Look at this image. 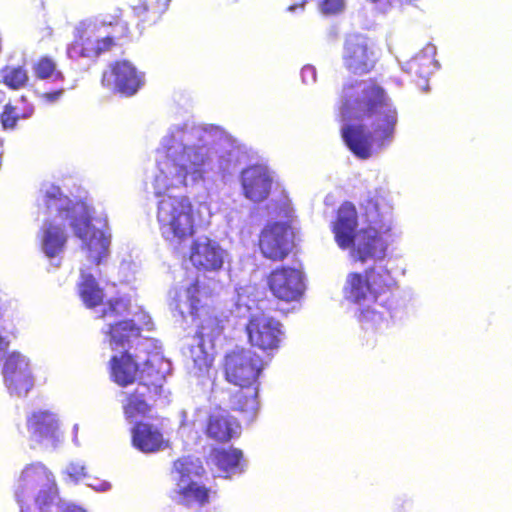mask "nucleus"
Returning <instances> with one entry per match:
<instances>
[{
	"label": "nucleus",
	"instance_id": "f257e3e1",
	"mask_svg": "<svg viewBox=\"0 0 512 512\" xmlns=\"http://www.w3.org/2000/svg\"><path fill=\"white\" fill-rule=\"evenodd\" d=\"M343 120H371V130L363 124H346L341 137L348 149L360 159H368L375 149H383L394 139L398 111L387 92L375 79L348 81L338 95Z\"/></svg>",
	"mask_w": 512,
	"mask_h": 512
},
{
	"label": "nucleus",
	"instance_id": "f03ea898",
	"mask_svg": "<svg viewBox=\"0 0 512 512\" xmlns=\"http://www.w3.org/2000/svg\"><path fill=\"white\" fill-rule=\"evenodd\" d=\"M43 204L46 213L56 212L57 216L61 219V223L53 219L46 220L39 231L40 248L47 258L52 259L64 252L68 242L64 221L71 220L70 225L75 235L85 240L91 228L90 219L89 217H84L83 219L74 218L77 206L84 208V202H73L56 185L50 186L44 192Z\"/></svg>",
	"mask_w": 512,
	"mask_h": 512
},
{
	"label": "nucleus",
	"instance_id": "7ed1b4c3",
	"mask_svg": "<svg viewBox=\"0 0 512 512\" xmlns=\"http://www.w3.org/2000/svg\"><path fill=\"white\" fill-rule=\"evenodd\" d=\"M358 214L355 206L344 202L337 210L332 224L337 245L350 250V256L355 262L366 263L369 260L383 259L386 255L387 243L381 232L374 227L356 230Z\"/></svg>",
	"mask_w": 512,
	"mask_h": 512
},
{
	"label": "nucleus",
	"instance_id": "20e7f679",
	"mask_svg": "<svg viewBox=\"0 0 512 512\" xmlns=\"http://www.w3.org/2000/svg\"><path fill=\"white\" fill-rule=\"evenodd\" d=\"M397 282L385 268L370 267L363 272H350L343 288L346 300L357 305L366 301L378 303L391 311L397 303Z\"/></svg>",
	"mask_w": 512,
	"mask_h": 512
},
{
	"label": "nucleus",
	"instance_id": "39448f33",
	"mask_svg": "<svg viewBox=\"0 0 512 512\" xmlns=\"http://www.w3.org/2000/svg\"><path fill=\"white\" fill-rule=\"evenodd\" d=\"M209 159V148L205 145L183 146L179 151L169 149L158 162V173L154 178L157 194L163 190L186 187L188 175L201 177Z\"/></svg>",
	"mask_w": 512,
	"mask_h": 512
},
{
	"label": "nucleus",
	"instance_id": "423d86ee",
	"mask_svg": "<svg viewBox=\"0 0 512 512\" xmlns=\"http://www.w3.org/2000/svg\"><path fill=\"white\" fill-rule=\"evenodd\" d=\"M163 190L157 204L156 218L162 236L167 240L183 242L192 237L197 228L198 210L186 195H170Z\"/></svg>",
	"mask_w": 512,
	"mask_h": 512
},
{
	"label": "nucleus",
	"instance_id": "0eeeda50",
	"mask_svg": "<svg viewBox=\"0 0 512 512\" xmlns=\"http://www.w3.org/2000/svg\"><path fill=\"white\" fill-rule=\"evenodd\" d=\"M15 496L21 512H29L30 496L39 512L47 511L58 499L59 489L52 471L42 462L27 464L17 480Z\"/></svg>",
	"mask_w": 512,
	"mask_h": 512
},
{
	"label": "nucleus",
	"instance_id": "6e6552de",
	"mask_svg": "<svg viewBox=\"0 0 512 512\" xmlns=\"http://www.w3.org/2000/svg\"><path fill=\"white\" fill-rule=\"evenodd\" d=\"M189 314L194 320H199L195 337L199 344L218 337L224 330L222 319L214 314V302L217 296L216 280L211 278L205 283L199 277L185 289Z\"/></svg>",
	"mask_w": 512,
	"mask_h": 512
},
{
	"label": "nucleus",
	"instance_id": "1a4fd4ad",
	"mask_svg": "<svg viewBox=\"0 0 512 512\" xmlns=\"http://www.w3.org/2000/svg\"><path fill=\"white\" fill-rule=\"evenodd\" d=\"M164 383L165 376L159 370H145L133 389L121 393L124 418L129 422L148 418L163 396Z\"/></svg>",
	"mask_w": 512,
	"mask_h": 512
},
{
	"label": "nucleus",
	"instance_id": "9d476101",
	"mask_svg": "<svg viewBox=\"0 0 512 512\" xmlns=\"http://www.w3.org/2000/svg\"><path fill=\"white\" fill-rule=\"evenodd\" d=\"M264 368L263 358L245 347H236L227 351L221 361L224 380L242 389L259 385V378Z\"/></svg>",
	"mask_w": 512,
	"mask_h": 512
},
{
	"label": "nucleus",
	"instance_id": "9b49d317",
	"mask_svg": "<svg viewBox=\"0 0 512 512\" xmlns=\"http://www.w3.org/2000/svg\"><path fill=\"white\" fill-rule=\"evenodd\" d=\"M100 83L111 93L129 98L135 96L145 85V73L131 61L118 59L103 71Z\"/></svg>",
	"mask_w": 512,
	"mask_h": 512
},
{
	"label": "nucleus",
	"instance_id": "f8f14e48",
	"mask_svg": "<svg viewBox=\"0 0 512 512\" xmlns=\"http://www.w3.org/2000/svg\"><path fill=\"white\" fill-rule=\"evenodd\" d=\"M295 233L290 221L268 222L258 236L261 255L272 262H282L294 248Z\"/></svg>",
	"mask_w": 512,
	"mask_h": 512
},
{
	"label": "nucleus",
	"instance_id": "ddd939ff",
	"mask_svg": "<svg viewBox=\"0 0 512 512\" xmlns=\"http://www.w3.org/2000/svg\"><path fill=\"white\" fill-rule=\"evenodd\" d=\"M267 290L279 302H298L306 285L303 272L295 267L281 265L273 268L265 277Z\"/></svg>",
	"mask_w": 512,
	"mask_h": 512
},
{
	"label": "nucleus",
	"instance_id": "4468645a",
	"mask_svg": "<svg viewBox=\"0 0 512 512\" xmlns=\"http://www.w3.org/2000/svg\"><path fill=\"white\" fill-rule=\"evenodd\" d=\"M128 38V29L121 25V33L94 38L87 27L77 28L73 41L67 47V55L71 59L98 58L102 53L110 51L122 39Z\"/></svg>",
	"mask_w": 512,
	"mask_h": 512
},
{
	"label": "nucleus",
	"instance_id": "2eb2a0df",
	"mask_svg": "<svg viewBox=\"0 0 512 512\" xmlns=\"http://www.w3.org/2000/svg\"><path fill=\"white\" fill-rule=\"evenodd\" d=\"M192 461L182 457L174 461L173 468L179 474L176 501L184 507H203L210 502L211 489L205 484L190 478Z\"/></svg>",
	"mask_w": 512,
	"mask_h": 512
},
{
	"label": "nucleus",
	"instance_id": "dca6fc26",
	"mask_svg": "<svg viewBox=\"0 0 512 512\" xmlns=\"http://www.w3.org/2000/svg\"><path fill=\"white\" fill-rule=\"evenodd\" d=\"M342 59L345 68L355 75L371 72L377 61L375 50L368 38L360 34L347 36Z\"/></svg>",
	"mask_w": 512,
	"mask_h": 512
},
{
	"label": "nucleus",
	"instance_id": "f3484780",
	"mask_svg": "<svg viewBox=\"0 0 512 512\" xmlns=\"http://www.w3.org/2000/svg\"><path fill=\"white\" fill-rule=\"evenodd\" d=\"M245 331L248 342L263 351H273L280 347L282 324L277 319L263 314L249 317Z\"/></svg>",
	"mask_w": 512,
	"mask_h": 512
},
{
	"label": "nucleus",
	"instance_id": "a211bd4d",
	"mask_svg": "<svg viewBox=\"0 0 512 512\" xmlns=\"http://www.w3.org/2000/svg\"><path fill=\"white\" fill-rule=\"evenodd\" d=\"M240 182L244 197L251 202L260 203L268 199L273 177L267 166L253 164L241 171Z\"/></svg>",
	"mask_w": 512,
	"mask_h": 512
},
{
	"label": "nucleus",
	"instance_id": "6ab92c4d",
	"mask_svg": "<svg viewBox=\"0 0 512 512\" xmlns=\"http://www.w3.org/2000/svg\"><path fill=\"white\" fill-rule=\"evenodd\" d=\"M3 375L5 385L12 395L25 396L34 385L29 363L18 352H12L5 359Z\"/></svg>",
	"mask_w": 512,
	"mask_h": 512
},
{
	"label": "nucleus",
	"instance_id": "aec40b11",
	"mask_svg": "<svg viewBox=\"0 0 512 512\" xmlns=\"http://www.w3.org/2000/svg\"><path fill=\"white\" fill-rule=\"evenodd\" d=\"M110 379L120 387H127L139 382L141 374L148 369H155L145 363L143 367L128 350L113 355L108 363Z\"/></svg>",
	"mask_w": 512,
	"mask_h": 512
},
{
	"label": "nucleus",
	"instance_id": "412c9836",
	"mask_svg": "<svg viewBox=\"0 0 512 512\" xmlns=\"http://www.w3.org/2000/svg\"><path fill=\"white\" fill-rule=\"evenodd\" d=\"M189 259L198 271L218 272L224 264V250L213 240L193 241Z\"/></svg>",
	"mask_w": 512,
	"mask_h": 512
},
{
	"label": "nucleus",
	"instance_id": "4be33fe9",
	"mask_svg": "<svg viewBox=\"0 0 512 512\" xmlns=\"http://www.w3.org/2000/svg\"><path fill=\"white\" fill-rule=\"evenodd\" d=\"M131 443L143 453H155L168 447L161 429L145 421H135L131 428Z\"/></svg>",
	"mask_w": 512,
	"mask_h": 512
},
{
	"label": "nucleus",
	"instance_id": "5701e85b",
	"mask_svg": "<svg viewBox=\"0 0 512 512\" xmlns=\"http://www.w3.org/2000/svg\"><path fill=\"white\" fill-rule=\"evenodd\" d=\"M27 429L32 438L41 443L50 441L55 444L59 440V423L55 414L50 411H36L27 418Z\"/></svg>",
	"mask_w": 512,
	"mask_h": 512
},
{
	"label": "nucleus",
	"instance_id": "b1692460",
	"mask_svg": "<svg viewBox=\"0 0 512 512\" xmlns=\"http://www.w3.org/2000/svg\"><path fill=\"white\" fill-rule=\"evenodd\" d=\"M111 350H128L134 340L141 336V328L131 319L120 320L108 326L105 332Z\"/></svg>",
	"mask_w": 512,
	"mask_h": 512
},
{
	"label": "nucleus",
	"instance_id": "393cba45",
	"mask_svg": "<svg viewBox=\"0 0 512 512\" xmlns=\"http://www.w3.org/2000/svg\"><path fill=\"white\" fill-rule=\"evenodd\" d=\"M238 428V423L232 421L228 415L211 413L207 418L205 434L216 442L225 443L237 434Z\"/></svg>",
	"mask_w": 512,
	"mask_h": 512
},
{
	"label": "nucleus",
	"instance_id": "a878e982",
	"mask_svg": "<svg viewBox=\"0 0 512 512\" xmlns=\"http://www.w3.org/2000/svg\"><path fill=\"white\" fill-rule=\"evenodd\" d=\"M258 386L233 392L229 397V405L232 411L238 412L247 418H252L258 409Z\"/></svg>",
	"mask_w": 512,
	"mask_h": 512
},
{
	"label": "nucleus",
	"instance_id": "bb28decb",
	"mask_svg": "<svg viewBox=\"0 0 512 512\" xmlns=\"http://www.w3.org/2000/svg\"><path fill=\"white\" fill-rule=\"evenodd\" d=\"M243 457L242 451L236 448H213L210 452L211 463L224 477H229L239 466Z\"/></svg>",
	"mask_w": 512,
	"mask_h": 512
},
{
	"label": "nucleus",
	"instance_id": "cd10ccee",
	"mask_svg": "<svg viewBox=\"0 0 512 512\" xmlns=\"http://www.w3.org/2000/svg\"><path fill=\"white\" fill-rule=\"evenodd\" d=\"M78 294L88 308H95L103 304L104 291L93 275L82 272L78 284Z\"/></svg>",
	"mask_w": 512,
	"mask_h": 512
},
{
	"label": "nucleus",
	"instance_id": "c85d7f7f",
	"mask_svg": "<svg viewBox=\"0 0 512 512\" xmlns=\"http://www.w3.org/2000/svg\"><path fill=\"white\" fill-rule=\"evenodd\" d=\"M170 0H140L133 6L136 16L144 21L156 22L168 10Z\"/></svg>",
	"mask_w": 512,
	"mask_h": 512
},
{
	"label": "nucleus",
	"instance_id": "c756f323",
	"mask_svg": "<svg viewBox=\"0 0 512 512\" xmlns=\"http://www.w3.org/2000/svg\"><path fill=\"white\" fill-rule=\"evenodd\" d=\"M2 82L13 90H18L28 82V73L23 66H5L0 71Z\"/></svg>",
	"mask_w": 512,
	"mask_h": 512
},
{
	"label": "nucleus",
	"instance_id": "7c9ffc66",
	"mask_svg": "<svg viewBox=\"0 0 512 512\" xmlns=\"http://www.w3.org/2000/svg\"><path fill=\"white\" fill-rule=\"evenodd\" d=\"M33 72L36 78L44 80L53 78L54 80H63L64 75L57 69L55 60L47 55L41 56L33 64Z\"/></svg>",
	"mask_w": 512,
	"mask_h": 512
},
{
	"label": "nucleus",
	"instance_id": "2f4dec72",
	"mask_svg": "<svg viewBox=\"0 0 512 512\" xmlns=\"http://www.w3.org/2000/svg\"><path fill=\"white\" fill-rule=\"evenodd\" d=\"M365 212L367 215H377L384 216L386 214H390L392 211V205L386 199L385 196L376 193L373 196H370L366 200V204L364 206Z\"/></svg>",
	"mask_w": 512,
	"mask_h": 512
},
{
	"label": "nucleus",
	"instance_id": "473e14b6",
	"mask_svg": "<svg viewBox=\"0 0 512 512\" xmlns=\"http://www.w3.org/2000/svg\"><path fill=\"white\" fill-rule=\"evenodd\" d=\"M32 110L29 113L20 115L17 109L11 103L4 105L2 112L0 113V123L3 130H14L17 127L18 121L21 118H27L31 115Z\"/></svg>",
	"mask_w": 512,
	"mask_h": 512
},
{
	"label": "nucleus",
	"instance_id": "72a5a7b5",
	"mask_svg": "<svg viewBox=\"0 0 512 512\" xmlns=\"http://www.w3.org/2000/svg\"><path fill=\"white\" fill-rule=\"evenodd\" d=\"M356 318L363 328H376L384 320L383 314L370 306H362L358 309Z\"/></svg>",
	"mask_w": 512,
	"mask_h": 512
},
{
	"label": "nucleus",
	"instance_id": "f704fd0d",
	"mask_svg": "<svg viewBox=\"0 0 512 512\" xmlns=\"http://www.w3.org/2000/svg\"><path fill=\"white\" fill-rule=\"evenodd\" d=\"M127 310V305L120 298L109 299L106 307L102 309L100 318L116 317Z\"/></svg>",
	"mask_w": 512,
	"mask_h": 512
},
{
	"label": "nucleus",
	"instance_id": "c9c22d12",
	"mask_svg": "<svg viewBox=\"0 0 512 512\" xmlns=\"http://www.w3.org/2000/svg\"><path fill=\"white\" fill-rule=\"evenodd\" d=\"M102 23L104 25H108V26H115L116 27V30L112 33V34H119L121 33V25H125L128 29V35L130 34V29H129V25L127 22L123 21L122 20V11L121 9H115L114 10V13L112 14H103L102 15Z\"/></svg>",
	"mask_w": 512,
	"mask_h": 512
},
{
	"label": "nucleus",
	"instance_id": "e433bc0d",
	"mask_svg": "<svg viewBox=\"0 0 512 512\" xmlns=\"http://www.w3.org/2000/svg\"><path fill=\"white\" fill-rule=\"evenodd\" d=\"M344 8L343 0H322L321 11L326 15L337 14Z\"/></svg>",
	"mask_w": 512,
	"mask_h": 512
},
{
	"label": "nucleus",
	"instance_id": "4c0bfd02",
	"mask_svg": "<svg viewBox=\"0 0 512 512\" xmlns=\"http://www.w3.org/2000/svg\"><path fill=\"white\" fill-rule=\"evenodd\" d=\"M68 474L75 479L86 475L85 468L78 464H71L68 467Z\"/></svg>",
	"mask_w": 512,
	"mask_h": 512
},
{
	"label": "nucleus",
	"instance_id": "58836bf2",
	"mask_svg": "<svg viewBox=\"0 0 512 512\" xmlns=\"http://www.w3.org/2000/svg\"><path fill=\"white\" fill-rule=\"evenodd\" d=\"M63 93V89H59L53 92H47L44 94V98L48 101H55L57 100Z\"/></svg>",
	"mask_w": 512,
	"mask_h": 512
},
{
	"label": "nucleus",
	"instance_id": "ea45409f",
	"mask_svg": "<svg viewBox=\"0 0 512 512\" xmlns=\"http://www.w3.org/2000/svg\"><path fill=\"white\" fill-rule=\"evenodd\" d=\"M61 512H85L82 508L75 505H67Z\"/></svg>",
	"mask_w": 512,
	"mask_h": 512
},
{
	"label": "nucleus",
	"instance_id": "a19ab883",
	"mask_svg": "<svg viewBox=\"0 0 512 512\" xmlns=\"http://www.w3.org/2000/svg\"><path fill=\"white\" fill-rule=\"evenodd\" d=\"M409 504L407 501L401 500L395 504L396 512H403L405 510V506Z\"/></svg>",
	"mask_w": 512,
	"mask_h": 512
},
{
	"label": "nucleus",
	"instance_id": "79ce46f5",
	"mask_svg": "<svg viewBox=\"0 0 512 512\" xmlns=\"http://www.w3.org/2000/svg\"><path fill=\"white\" fill-rule=\"evenodd\" d=\"M302 73L305 74V73H311V74H314V70L312 67H304L303 70H302Z\"/></svg>",
	"mask_w": 512,
	"mask_h": 512
},
{
	"label": "nucleus",
	"instance_id": "37998d69",
	"mask_svg": "<svg viewBox=\"0 0 512 512\" xmlns=\"http://www.w3.org/2000/svg\"><path fill=\"white\" fill-rule=\"evenodd\" d=\"M101 258H102V256L95 257V258H94V262H95V264H97V265H98V264H100V262H101Z\"/></svg>",
	"mask_w": 512,
	"mask_h": 512
},
{
	"label": "nucleus",
	"instance_id": "c03bdc74",
	"mask_svg": "<svg viewBox=\"0 0 512 512\" xmlns=\"http://www.w3.org/2000/svg\"><path fill=\"white\" fill-rule=\"evenodd\" d=\"M390 231V227L389 226H386L384 229H383V232H389Z\"/></svg>",
	"mask_w": 512,
	"mask_h": 512
},
{
	"label": "nucleus",
	"instance_id": "a18cd8bd",
	"mask_svg": "<svg viewBox=\"0 0 512 512\" xmlns=\"http://www.w3.org/2000/svg\"><path fill=\"white\" fill-rule=\"evenodd\" d=\"M306 0H303V3L305 2Z\"/></svg>",
	"mask_w": 512,
	"mask_h": 512
},
{
	"label": "nucleus",
	"instance_id": "49530a36",
	"mask_svg": "<svg viewBox=\"0 0 512 512\" xmlns=\"http://www.w3.org/2000/svg\"><path fill=\"white\" fill-rule=\"evenodd\" d=\"M2 143V141L0 140V144Z\"/></svg>",
	"mask_w": 512,
	"mask_h": 512
}]
</instances>
